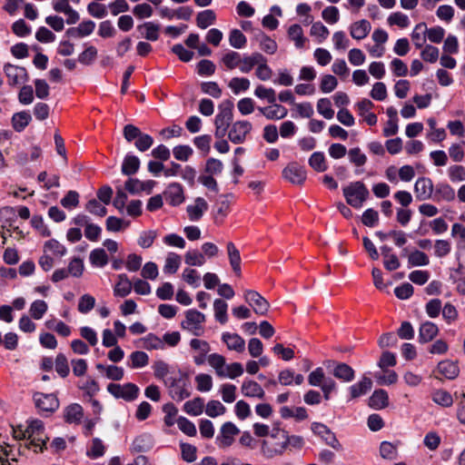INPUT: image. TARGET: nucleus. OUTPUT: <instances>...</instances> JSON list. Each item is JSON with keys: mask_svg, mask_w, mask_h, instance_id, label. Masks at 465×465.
I'll return each instance as SVG.
<instances>
[{"mask_svg": "<svg viewBox=\"0 0 465 465\" xmlns=\"http://www.w3.org/2000/svg\"><path fill=\"white\" fill-rule=\"evenodd\" d=\"M371 380L366 376H363L360 381L349 388L351 399H356L366 394L371 389Z\"/></svg>", "mask_w": 465, "mask_h": 465, "instance_id": "nucleus-27", "label": "nucleus"}, {"mask_svg": "<svg viewBox=\"0 0 465 465\" xmlns=\"http://www.w3.org/2000/svg\"><path fill=\"white\" fill-rule=\"evenodd\" d=\"M312 432L324 440V442L336 450H341V444L337 440L335 434L323 423L313 422L312 424Z\"/></svg>", "mask_w": 465, "mask_h": 465, "instance_id": "nucleus-11", "label": "nucleus"}, {"mask_svg": "<svg viewBox=\"0 0 465 465\" xmlns=\"http://www.w3.org/2000/svg\"><path fill=\"white\" fill-rule=\"evenodd\" d=\"M83 417V408L77 403L70 404L64 410V420L68 423H79Z\"/></svg>", "mask_w": 465, "mask_h": 465, "instance_id": "nucleus-32", "label": "nucleus"}, {"mask_svg": "<svg viewBox=\"0 0 465 465\" xmlns=\"http://www.w3.org/2000/svg\"><path fill=\"white\" fill-rule=\"evenodd\" d=\"M169 395L173 401H182L191 395V383L188 377L180 372L178 376H172L164 380Z\"/></svg>", "mask_w": 465, "mask_h": 465, "instance_id": "nucleus-2", "label": "nucleus"}, {"mask_svg": "<svg viewBox=\"0 0 465 465\" xmlns=\"http://www.w3.org/2000/svg\"><path fill=\"white\" fill-rule=\"evenodd\" d=\"M359 114L364 118V121L371 126L377 124V116L370 111L374 107L373 103L369 99H362L356 104Z\"/></svg>", "mask_w": 465, "mask_h": 465, "instance_id": "nucleus-21", "label": "nucleus"}, {"mask_svg": "<svg viewBox=\"0 0 465 465\" xmlns=\"http://www.w3.org/2000/svg\"><path fill=\"white\" fill-rule=\"evenodd\" d=\"M455 199V191L448 183H439L434 193V200L437 202H450Z\"/></svg>", "mask_w": 465, "mask_h": 465, "instance_id": "nucleus-29", "label": "nucleus"}, {"mask_svg": "<svg viewBox=\"0 0 465 465\" xmlns=\"http://www.w3.org/2000/svg\"><path fill=\"white\" fill-rule=\"evenodd\" d=\"M258 111L268 120H281L288 114V110L276 103L269 106L258 107Z\"/></svg>", "mask_w": 465, "mask_h": 465, "instance_id": "nucleus-19", "label": "nucleus"}, {"mask_svg": "<svg viewBox=\"0 0 465 465\" xmlns=\"http://www.w3.org/2000/svg\"><path fill=\"white\" fill-rule=\"evenodd\" d=\"M326 366H332L331 374L342 382H351L355 377L354 370L344 362L327 361Z\"/></svg>", "mask_w": 465, "mask_h": 465, "instance_id": "nucleus-12", "label": "nucleus"}, {"mask_svg": "<svg viewBox=\"0 0 465 465\" xmlns=\"http://www.w3.org/2000/svg\"><path fill=\"white\" fill-rule=\"evenodd\" d=\"M371 25L369 21L362 19L351 25L350 33L352 38L356 40L364 39L370 33Z\"/></svg>", "mask_w": 465, "mask_h": 465, "instance_id": "nucleus-26", "label": "nucleus"}, {"mask_svg": "<svg viewBox=\"0 0 465 465\" xmlns=\"http://www.w3.org/2000/svg\"><path fill=\"white\" fill-rule=\"evenodd\" d=\"M233 104L230 100H225L218 106V113L214 118V135L217 139L225 136L229 128L232 124Z\"/></svg>", "mask_w": 465, "mask_h": 465, "instance_id": "nucleus-1", "label": "nucleus"}, {"mask_svg": "<svg viewBox=\"0 0 465 465\" xmlns=\"http://www.w3.org/2000/svg\"><path fill=\"white\" fill-rule=\"evenodd\" d=\"M208 364L214 370L215 374L223 378L224 370L226 367V360L224 356L219 353H212L207 356Z\"/></svg>", "mask_w": 465, "mask_h": 465, "instance_id": "nucleus-28", "label": "nucleus"}, {"mask_svg": "<svg viewBox=\"0 0 465 465\" xmlns=\"http://www.w3.org/2000/svg\"><path fill=\"white\" fill-rule=\"evenodd\" d=\"M241 391L243 396L249 398L263 399L265 396V392L262 386L252 380L243 381L241 386Z\"/></svg>", "mask_w": 465, "mask_h": 465, "instance_id": "nucleus-22", "label": "nucleus"}, {"mask_svg": "<svg viewBox=\"0 0 465 465\" xmlns=\"http://www.w3.org/2000/svg\"><path fill=\"white\" fill-rule=\"evenodd\" d=\"M415 197L418 201H426L431 198L433 193V183L430 178L420 177L414 184Z\"/></svg>", "mask_w": 465, "mask_h": 465, "instance_id": "nucleus-16", "label": "nucleus"}, {"mask_svg": "<svg viewBox=\"0 0 465 465\" xmlns=\"http://www.w3.org/2000/svg\"><path fill=\"white\" fill-rule=\"evenodd\" d=\"M173 153L176 160L186 162L193 155V151L189 145L181 144L173 147Z\"/></svg>", "mask_w": 465, "mask_h": 465, "instance_id": "nucleus-62", "label": "nucleus"}, {"mask_svg": "<svg viewBox=\"0 0 465 465\" xmlns=\"http://www.w3.org/2000/svg\"><path fill=\"white\" fill-rule=\"evenodd\" d=\"M303 439L301 436L292 435L289 436L288 433L285 436V439L282 442H276L273 445H270L267 440H262V453L268 457L272 458L275 455H281L287 449V447L292 446L293 448L300 449L303 446Z\"/></svg>", "mask_w": 465, "mask_h": 465, "instance_id": "nucleus-4", "label": "nucleus"}, {"mask_svg": "<svg viewBox=\"0 0 465 465\" xmlns=\"http://www.w3.org/2000/svg\"><path fill=\"white\" fill-rule=\"evenodd\" d=\"M181 264V257L175 252H169L165 259L163 272L165 273L173 274L177 272Z\"/></svg>", "mask_w": 465, "mask_h": 465, "instance_id": "nucleus-43", "label": "nucleus"}, {"mask_svg": "<svg viewBox=\"0 0 465 465\" xmlns=\"http://www.w3.org/2000/svg\"><path fill=\"white\" fill-rule=\"evenodd\" d=\"M4 72L10 85H16L28 80V74L25 67L6 64L4 66Z\"/></svg>", "mask_w": 465, "mask_h": 465, "instance_id": "nucleus-14", "label": "nucleus"}, {"mask_svg": "<svg viewBox=\"0 0 465 465\" xmlns=\"http://www.w3.org/2000/svg\"><path fill=\"white\" fill-rule=\"evenodd\" d=\"M52 5L55 12L67 15L66 23L68 25H74L79 21V14L71 7L68 0H53Z\"/></svg>", "mask_w": 465, "mask_h": 465, "instance_id": "nucleus-17", "label": "nucleus"}, {"mask_svg": "<svg viewBox=\"0 0 465 465\" xmlns=\"http://www.w3.org/2000/svg\"><path fill=\"white\" fill-rule=\"evenodd\" d=\"M132 288V282L126 274L122 273L118 275V282L114 286V293L115 296L125 297L131 292Z\"/></svg>", "mask_w": 465, "mask_h": 465, "instance_id": "nucleus-34", "label": "nucleus"}, {"mask_svg": "<svg viewBox=\"0 0 465 465\" xmlns=\"http://www.w3.org/2000/svg\"><path fill=\"white\" fill-rule=\"evenodd\" d=\"M163 195L165 201L173 206L180 205L184 201L183 186L178 183L169 184Z\"/></svg>", "mask_w": 465, "mask_h": 465, "instance_id": "nucleus-18", "label": "nucleus"}, {"mask_svg": "<svg viewBox=\"0 0 465 465\" xmlns=\"http://www.w3.org/2000/svg\"><path fill=\"white\" fill-rule=\"evenodd\" d=\"M283 177L294 184H302L306 179V171L296 163L288 164L282 171Z\"/></svg>", "mask_w": 465, "mask_h": 465, "instance_id": "nucleus-15", "label": "nucleus"}, {"mask_svg": "<svg viewBox=\"0 0 465 465\" xmlns=\"http://www.w3.org/2000/svg\"><path fill=\"white\" fill-rule=\"evenodd\" d=\"M411 40L416 48H421L426 43L427 37V25L424 22L419 23L415 25L411 35Z\"/></svg>", "mask_w": 465, "mask_h": 465, "instance_id": "nucleus-33", "label": "nucleus"}, {"mask_svg": "<svg viewBox=\"0 0 465 465\" xmlns=\"http://www.w3.org/2000/svg\"><path fill=\"white\" fill-rule=\"evenodd\" d=\"M400 441L394 443L389 441H382L380 446V454L383 459L395 460L398 456V447Z\"/></svg>", "mask_w": 465, "mask_h": 465, "instance_id": "nucleus-39", "label": "nucleus"}, {"mask_svg": "<svg viewBox=\"0 0 465 465\" xmlns=\"http://www.w3.org/2000/svg\"><path fill=\"white\" fill-rule=\"evenodd\" d=\"M35 406L43 411L54 412L59 407V401L54 393L45 394L36 392L34 394Z\"/></svg>", "mask_w": 465, "mask_h": 465, "instance_id": "nucleus-13", "label": "nucleus"}, {"mask_svg": "<svg viewBox=\"0 0 465 465\" xmlns=\"http://www.w3.org/2000/svg\"><path fill=\"white\" fill-rule=\"evenodd\" d=\"M317 111L326 119H331L334 115V111L331 108V103L329 98H321L318 100Z\"/></svg>", "mask_w": 465, "mask_h": 465, "instance_id": "nucleus-56", "label": "nucleus"}, {"mask_svg": "<svg viewBox=\"0 0 465 465\" xmlns=\"http://www.w3.org/2000/svg\"><path fill=\"white\" fill-rule=\"evenodd\" d=\"M207 210L208 203L202 197H197L193 203L189 204L186 208L189 219L193 222L200 220Z\"/></svg>", "mask_w": 465, "mask_h": 465, "instance_id": "nucleus-20", "label": "nucleus"}, {"mask_svg": "<svg viewBox=\"0 0 465 465\" xmlns=\"http://www.w3.org/2000/svg\"><path fill=\"white\" fill-rule=\"evenodd\" d=\"M227 249V254L230 265L233 271V272L240 277L242 271H241V254L239 250L236 248L235 244L232 242H229L226 244Z\"/></svg>", "mask_w": 465, "mask_h": 465, "instance_id": "nucleus-24", "label": "nucleus"}, {"mask_svg": "<svg viewBox=\"0 0 465 465\" xmlns=\"http://www.w3.org/2000/svg\"><path fill=\"white\" fill-rule=\"evenodd\" d=\"M47 309H48V306L45 301L36 300L31 304L29 312H30V315L35 320H40L45 314V312H47Z\"/></svg>", "mask_w": 465, "mask_h": 465, "instance_id": "nucleus-50", "label": "nucleus"}, {"mask_svg": "<svg viewBox=\"0 0 465 465\" xmlns=\"http://www.w3.org/2000/svg\"><path fill=\"white\" fill-rule=\"evenodd\" d=\"M222 62L227 69L232 70L241 64V54L237 52L230 51L223 56Z\"/></svg>", "mask_w": 465, "mask_h": 465, "instance_id": "nucleus-61", "label": "nucleus"}, {"mask_svg": "<svg viewBox=\"0 0 465 465\" xmlns=\"http://www.w3.org/2000/svg\"><path fill=\"white\" fill-rule=\"evenodd\" d=\"M222 340L230 351L242 352L245 350V341L237 333L223 332Z\"/></svg>", "mask_w": 465, "mask_h": 465, "instance_id": "nucleus-23", "label": "nucleus"}, {"mask_svg": "<svg viewBox=\"0 0 465 465\" xmlns=\"http://www.w3.org/2000/svg\"><path fill=\"white\" fill-rule=\"evenodd\" d=\"M245 302L252 308L253 312L259 315H266L270 304L267 300L258 292L253 290H246L244 292Z\"/></svg>", "mask_w": 465, "mask_h": 465, "instance_id": "nucleus-10", "label": "nucleus"}, {"mask_svg": "<svg viewBox=\"0 0 465 465\" xmlns=\"http://www.w3.org/2000/svg\"><path fill=\"white\" fill-rule=\"evenodd\" d=\"M240 433L238 427L231 421L223 423L216 437V444L221 449H226L232 445L235 437Z\"/></svg>", "mask_w": 465, "mask_h": 465, "instance_id": "nucleus-9", "label": "nucleus"}, {"mask_svg": "<svg viewBox=\"0 0 465 465\" xmlns=\"http://www.w3.org/2000/svg\"><path fill=\"white\" fill-rule=\"evenodd\" d=\"M90 262L97 267H104L108 262V256L104 249H95L90 253Z\"/></svg>", "mask_w": 465, "mask_h": 465, "instance_id": "nucleus-58", "label": "nucleus"}, {"mask_svg": "<svg viewBox=\"0 0 465 465\" xmlns=\"http://www.w3.org/2000/svg\"><path fill=\"white\" fill-rule=\"evenodd\" d=\"M310 166L317 172H324L327 170V164L324 154L322 152L313 153L309 158Z\"/></svg>", "mask_w": 465, "mask_h": 465, "instance_id": "nucleus-48", "label": "nucleus"}, {"mask_svg": "<svg viewBox=\"0 0 465 465\" xmlns=\"http://www.w3.org/2000/svg\"><path fill=\"white\" fill-rule=\"evenodd\" d=\"M408 262L410 266H426L430 263V259L425 252L415 250L408 255Z\"/></svg>", "mask_w": 465, "mask_h": 465, "instance_id": "nucleus-45", "label": "nucleus"}, {"mask_svg": "<svg viewBox=\"0 0 465 465\" xmlns=\"http://www.w3.org/2000/svg\"><path fill=\"white\" fill-rule=\"evenodd\" d=\"M95 299L90 294H84L80 297L77 309L79 312L85 314L94 309Z\"/></svg>", "mask_w": 465, "mask_h": 465, "instance_id": "nucleus-60", "label": "nucleus"}, {"mask_svg": "<svg viewBox=\"0 0 465 465\" xmlns=\"http://www.w3.org/2000/svg\"><path fill=\"white\" fill-rule=\"evenodd\" d=\"M182 279L190 286L197 288L201 283V276L195 269L185 268L181 275Z\"/></svg>", "mask_w": 465, "mask_h": 465, "instance_id": "nucleus-44", "label": "nucleus"}, {"mask_svg": "<svg viewBox=\"0 0 465 465\" xmlns=\"http://www.w3.org/2000/svg\"><path fill=\"white\" fill-rule=\"evenodd\" d=\"M439 332L438 326L431 322H425L420 324L419 330L420 342L426 343L432 341Z\"/></svg>", "mask_w": 465, "mask_h": 465, "instance_id": "nucleus-25", "label": "nucleus"}, {"mask_svg": "<svg viewBox=\"0 0 465 465\" xmlns=\"http://www.w3.org/2000/svg\"><path fill=\"white\" fill-rule=\"evenodd\" d=\"M229 43L232 47L241 49L245 46L247 39L239 29H233L230 32Z\"/></svg>", "mask_w": 465, "mask_h": 465, "instance_id": "nucleus-59", "label": "nucleus"}, {"mask_svg": "<svg viewBox=\"0 0 465 465\" xmlns=\"http://www.w3.org/2000/svg\"><path fill=\"white\" fill-rule=\"evenodd\" d=\"M25 432H27V442L25 443V447L27 449L33 448L35 452L43 451L48 438L45 434L42 420H31L25 429Z\"/></svg>", "mask_w": 465, "mask_h": 465, "instance_id": "nucleus-3", "label": "nucleus"}, {"mask_svg": "<svg viewBox=\"0 0 465 465\" xmlns=\"http://www.w3.org/2000/svg\"><path fill=\"white\" fill-rule=\"evenodd\" d=\"M289 37L295 42V45L298 48L303 46L305 38L303 37V31L300 25H292L288 30Z\"/></svg>", "mask_w": 465, "mask_h": 465, "instance_id": "nucleus-53", "label": "nucleus"}, {"mask_svg": "<svg viewBox=\"0 0 465 465\" xmlns=\"http://www.w3.org/2000/svg\"><path fill=\"white\" fill-rule=\"evenodd\" d=\"M343 195L348 204L353 208H361L369 197V190L362 182L351 183L343 188Z\"/></svg>", "mask_w": 465, "mask_h": 465, "instance_id": "nucleus-5", "label": "nucleus"}, {"mask_svg": "<svg viewBox=\"0 0 465 465\" xmlns=\"http://www.w3.org/2000/svg\"><path fill=\"white\" fill-rule=\"evenodd\" d=\"M204 409V400L201 397H195L192 401H188L183 405V411L192 416H199Z\"/></svg>", "mask_w": 465, "mask_h": 465, "instance_id": "nucleus-36", "label": "nucleus"}, {"mask_svg": "<svg viewBox=\"0 0 465 465\" xmlns=\"http://www.w3.org/2000/svg\"><path fill=\"white\" fill-rule=\"evenodd\" d=\"M338 85V80L332 74H324L321 78L320 89L324 94L332 92Z\"/></svg>", "mask_w": 465, "mask_h": 465, "instance_id": "nucleus-55", "label": "nucleus"}, {"mask_svg": "<svg viewBox=\"0 0 465 465\" xmlns=\"http://www.w3.org/2000/svg\"><path fill=\"white\" fill-rule=\"evenodd\" d=\"M437 370L439 373L444 376L446 379L453 380L460 372L458 365L451 361H442L438 364Z\"/></svg>", "mask_w": 465, "mask_h": 465, "instance_id": "nucleus-30", "label": "nucleus"}, {"mask_svg": "<svg viewBox=\"0 0 465 465\" xmlns=\"http://www.w3.org/2000/svg\"><path fill=\"white\" fill-rule=\"evenodd\" d=\"M129 225V221H124L115 216H109L106 219V230L109 232H120Z\"/></svg>", "mask_w": 465, "mask_h": 465, "instance_id": "nucleus-54", "label": "nucleus"}, {"mask_svg": "<svg viewBox=\"0 0 465 465\" xmlns=\"http://www.w3.org/2000/svg\"><path fill=\"white\" fill-rule=\"evenodd\" d=\"M32 117L27 112L16 113L12 117V124L16 132H22L30 123Z\"/></svg>", "mask_w": 465, "mask_h": 465, "instance_id": "nucleus-42", "label": "nucleus"}, {"mask_svg": "<svg viewBox=\"0 0 465 465\" xmlns=\"http://www.w3.org/2000/svg\"><path fill=\"white\" fill-rule=\"evenodd\" d=\"M140 168V160L135 155H126L123 161L122 173L125 175H133Z\"/></svg>", "mask_w": 465, "mask_h": 465, "instance_id": "nucleus-37", "label": "nucleus"}, {"mask_svg": "<svg viewBox=\"0 0 465 465\" xmlns=\"http://www.w3.org/2000/svg\"><path fill=\"white\" fill-rule=\"evenodd\" d=\"M252 125L245 120L232 123L228 133L229 140L234 144H240L245 142L247 135L251 133Z\"/></svg>", "mask_w": 465, "mask_h": 465, "instance_id": "nucleus-8", "label": "nucleus"}, {"mask_svg": "<svg viewBox=\"0 0 465 465\" xmlns=\"http://www.w3.org/2000/svg\"><path fill=\"white\" fill-rule=\"evenodd\" d=\"M432 401L442 407L448 408L453 404V398L444 390H437L432 393Z\"/></svg>", "mask_w": 465, "mask_h": 465, "instance_id": "nucleus-46", "label": "nucleus"}, {"mask_svg": "<svg viewBox=\"0 0 465 465\" xmlns=\"http://www.w3.org/2000/svg\"><path fill=\"white\" fill-rule=\"evenodd\" d=\"M250 81L244 77H233L230 80L228 86L233 92L238 94L241 92H244L250 87Z\"/></svg>", "mask_w": 465, "mask_h": 465, "instance_id": "nucleus-49", "label": "nucleus"}, {"mask_svg": "<svg viewBox=\"0 0 465 465\" xmlns=\"http://www.w3.org/2000/svg\"><path fill=\"white\" fill-rule=\"evenodd\" d=\"M143 37L148 41H156L159 38L160 25L153 22H146L137 27Z\"/></svg>", "mask_w": 465, "mask_h": 465, "instance_id": "nucleus-35", "label": "nucleus"}, {"mask_svg": "<svg viewBox=\"0 0 465 465\" xmlns=\"http://www.w3.org/2000/svg\"><path fill=\"white\" fill-rule=\"evenodd\" d=\"M97 57V49L90 45L78 55V62L84 65L92 64Z\"/></svg>", "mask_w": 465, "mask_h": 465, "instance_id": "nucleus-57", "label": "nucleus"}, {"mask_svg": "<svg viewBox=\"0 0 465 465\" xmlns=\"http://www.w3.org/2000/svg\"><path fill=\"white\" fill-rule=\"evenodd\" d=\"M131 364L130 367L133 369L143 368L149 362L148 355L142 351H134L130 355Z\"/></svg>", "mask_w": 465, "mask_h": 465, "instance_id": "nucleus-51", "label": "nucleus"}, {"mask_svg": "<svg viewBox=\"0 0 465 465\" xmlns=\"http://www.w3.org/2000/svg\"><path fill=\"white\" fill-rule=\"evenodd\" d=\"M205 315L196 310L185 312V319L182 322V328L194 336H201L204 332L203 322Z\"/></svg>", "mask_w": 465, "mask_h": 465, "instance_id": "nucleus-7", "label": "nucleus"}, {"mask_svg": "<svg viewBox=\"0 0 465 465\" xmlns=\"http://www.w3.org/2000/svg\"><path fill=\"white\" fill-rule=\"evenodd\" d=\"M196 388L199 391H209L213 388V378L206 373H200L195 377Z\"/></svg>", "mask_w": 465, "mask_h": 465, "instance_id": "nucleus-63", "label": "nucleus"}, {"mask_svg": "<svg viewBox=\"0 0 465 465\" xmlns=\"http://www.w3.org/2000/svg\"><path fill=\"white\" fill-rule=\"evenodd\" d=\"M226 411V408L223 405L222 402L216 400H212L208 401L206 408H205V413L211 418H215L220 415L224 414Z\"/></svg>", "mask_w": 465, "mask_h": 465, "instance_id": "nucleus-52", "label": "nucleus"}, {"mask_svg": "<svg viewBox=\"0 0 465 465\" xmlns=\"http://www.w3.org/2000/svg\"><path fill=\"white\" fill-rule=\"evenodd\" d=\"M154 183L153 181L142 182L138 179L130 178L125 183V190L130 193L135 194L143 191H146V184Z\"/></svg>", "mask_w": 465, "mask_h": 465, "instance_id": "nucleus-47", "label": "nucleus"}, {"mask_svg": "<svg viewBox=\"0 0 465 465\" xmlns=\"http://www.w3.org/2000/svg\"><path fill=\"white\" fill-rule=\"evenodd\" d=\"M184 262L189 266H203L206 262L204 254L197 249L190 250L184 254Z\"/></svg>", "mask_w": 465, "mask_h": 465, "instance_id": "nucleus-38", "label": "nucleus"}, {"mask_svg": "<svg viewBox=\"0 0 465 465\" xmlns=\"http://www.w3.org/2000/svg\"><path fill=\"white\" fill-rule=\"evenodd\" d=\"M389 404V396L384 390H376L369 399L370 407L381 410Z\"/></svg>", "mask_w": 465, "mask_h": 465, "instance_id": "nucleus-31", "label": "nucleus"}, {"mask_svg": "<svg viewBox=\"0 0 465 465\" xmlns=\"http://www.w3.org/2000/svg\"><path fill=\"white\" fill-rule=\"evenodd\" d=\"M228 304L221 300L216 299L213 302L214 317L220 323L224 324L228 321L227 316Z\"/></svg>", "mask_w": 465, "mask_h": 465, "instance_id": "nucleus-41", "label": "nucleus"}, {"mask_svg": "<svg viewBox=\"0 0 465 465\" xmlns=\"http://www.w3.org/2000/svg\"><path fill=\"white\" fill-rule=\"evenodd\" d=\"M215 20H216L215 13L211 9L202 11V12L198 13V15L196 16L197 26L202 29H205L208 26L213 25Z\"/></svg>", "mask_w": 465, "mask_h": 465, "instance_id": "nucleus-40", "label": "nucleus"}, {"mask_svg": "<svg viewBox=\"0 0 465 465\" xmlns=\"http://www.w3.org/2000/svg\"><path fill=\"white\" fill-rule=\"evenodd\" d=\"M107 391L115 399H123L125 401H134L138 398L140 389L136 384L132 382L124 384L109 383L107 385Z\"/></svg>", "mask_w": 465, "mask_h": 465, "instance_id": "nucleus-6", "label": "nucleus"}, {"mask_svg": "<svg viewBox=\"0 0 465 465\" xmlns=\"http://www.w3.org/2000/svg\"><path fill=\"white\" fill-rule=\"evenodd\" d=\"M254 94L260 99L267 100L270 104L276 102V94L272 88H266L265 86L260 84L256 87Z\"/></svg>", "mask_w": 465, "mask_h": 465, "instance_id": "nucleus-64", "label": "nucleus"}]
</instances>
